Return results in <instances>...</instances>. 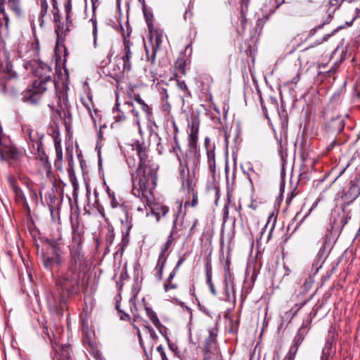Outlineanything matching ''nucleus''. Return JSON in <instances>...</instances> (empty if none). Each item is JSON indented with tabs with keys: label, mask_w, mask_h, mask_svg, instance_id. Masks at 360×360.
Segmentation results:
<instances>
[{
	"label": "nucleus",
	"mask_w": 360,
	"mask_h": 360,
	"mask_svg": "<svg viewBox=\"0 0 360 360\" xmlns=\"http://www.w3.org/2000/svg\"><path fill=\"white\" fill-rule=\"evenodd\" d=\"M206 277H207V283L210 286V290L213 294H214L215 293L214 287V284L212 281V269H211V266L208 264H207V268H206Z\"/></svg>",
	"instance_id": "31"
},
{
	"label": "nucleus",
	"mask_w": 360,
	"mask_h": 360,
	"mask_svg": "<svg viewBox=\"0 0 360 360\" xmlns=\"http://www.w3.org/2000/svg\"><path fill=\"white\" fill-rule=\"evenodd\" d=\"M274 226H275V223L274 222L269 231L267 238H266V242H268L271 239Z\"/></svg>",
	"instance_id": "48"
},
{
	"label": "nucleus",
	"mask_w": 360,
	"mask_h": 360,
	"mask_svg": "<svg viewBox=\"0 0 360 360\" xmlns=\"http://www.w3.org/2000/svg\"><path fill=\"white\" fill-rule=\"evenodd\" d=\"M143 13H144V15H145V18H146V21L147 22V19H150L151 21L153 22V15L151 13H147L145 11V3L143 4Z\"/></svg>",
	"instance_id": "49"
},
{
	"label": "nucleus",
	"mask_w": 360,
	"mask_h": 360,
	"mask_svg": "<svg viewBox=\"0 0 360 360\" xmlns=\"http://www.w3.org/2000/svg\"><path fill=\"white\" fill-rule=\"evenodd\" d=\"M124 156L129 167L137 166L132 175V194L145 195L150 198V189L155 188L157 181L156 170L148 165V154L146 146L143 143L135 141L127 144L124 148Z\"/></svg>",
	"instance_id": "1"
},
{
	"label": "nucleus",
	"mask_w": 360,
	"mask_h": 360,
	"mask_svg": "<svg viewBox=\"0 0 360 360\" xmlns=\"http://www.w3.org/2000/svg\"><path fill=\"white\" fill-rule=\"evenodd\" d=\"M189 194H191L192 196V200H191V203L188 201H186L185 202V207L190 205L192 207H195L197 206V205L198 203V193L193 189H192Z\"/></svg>",
	"instance_id": "35"
},
{
	"label": "nucleus",
	"mask_w": 360,
	"mask_h": 360,
	"mask_svg": "<svg viewBox=\"0 0 360 360\" xmlns=\"http://www.w3.org/2000/svg\"><path fill=\"white\" fill-rule=\"evenodd\" d=\"M32 153L35 155V158L40 160L41 164L46 167L48 165V156L46 155L44 148L43 144L41 143V146H39L38 148H30Z\"/></svg>",
	"instance_id": "18"
},
{
	"label": "nucleus",
	"mask_w": 360,
	"mask_h": 360,
	"mask_svg": "<svg viewBox=\"0 0 360 360\" xmlns=\"http://www.w3.org/2000/svg\"><path fill=\"white\" fill-rule=\"evenodd\" d=\"M267 226L268 224H266L264 227L262 228V229L260 231V236L259 238L257 239V243H259V241L262 240V238L264 233V232L266 231V229H267Z\"/></svg>",
	"instance_id": "51"
},
{
	"label": "nucleus",
	"mask_w": 360,
	"mask_h": 360,
	"mask_svg": "<svg viewBox=\"0 0 360 360\" xmlns=\"http://www.w3.org/2000/svg\"><path fill=\"white\" fill-rule=\"evenodd\" d=\"M279 145H280V148H279L278 153H279V155L281 158V160L283 162V164L284 165L286 162V159L288 157L287 148H286L285 145H283L281 143V141H279Z\"/></svg>",
	"instance_id": "34"
},
{
	"label": "nucleus",
	"mask_w": 360,
	"mask_h": 360,
	"mask_svg": "<svg viewBox=\"0 0 360 360\" xmlns=\"http://www.w3.org/2000/svg\"><path fill=\"white\" fill-rule=\"evenodd\" d=\"M345 0H330V4L337 8Z\"/></svg>",
	"instance_id": "46"
},
{
	"label": "nucleus",
	"mask_w": 360,
	"mask_h": 360,
	"mask_svg": "<svg viewBox=\"0 0 360 360\" xmlns=\"http://www.w3.org/2000/svg\"><path fill=\"white\" fill-rule=\"evenodd\" d=\"M70 10H71L70 6L69 5H66L65 6L66 19L70 22H71V21L70 20Z\"/></svg>",
	"instance_id": "47"
},
{
	"label": "nucleus",
	"mask_w": 360,
	"mask_h": 360,
	"mask_svg": "<svg viewBox=\"0 0 360 360\" xmlns=\"http://www.w3.org/2000/svg\"><path fill=\"white\" fill-rule=\"evenodd\" d=\"M54 360H72L70 347L63 345L58 348L54 355Z\"/></svg>",
	"instance_id": "17"
},
{
	"label": "nucleus",
	"mask_w": 360,
	"mask_h": 360,
	"mask_svg": "<svg viewBox=\"0 0 360 360\" xmlns=\"http://www.w3.org/2000/svg\"><path fill=\"white\" fill-rule=\"evenodd\" d=\"M136 330H137V335H138V338H139V342L143 346V339H142V337H141V332H140V330H139V329L138 328H136Z\"/></svg>",
	"instance_id": "54"
},
{
	"label": "nucleus",
	"mask_w": 360,
	"mask_h": 360,
	"mask_svg": "<svg viewBox=\"0 0 360 360\" xmlns=\"http://www.w3.org/2000/svg\"><path fill=\"white\" fill-rule=\"evenodd\" d=\"M134 101L139 104L142 110L146 113V117L148 118H150V117L153 114L151 107L144 102V101L141 98L139 94L134 96Z\"/></svg>",
	"instance_id": "25"
},
{
	"label": "nucleus",
	"mask_w": 360,
	"mask_h": 360,
	"mask_svg": "<svg viewBox=\"0 0 360 360\" xmlns=\"http://www.w3.org/2000/svg\"><path fill=\"white\" fill-rule=\"evenodd\" d=\"M72 226V244L70 245L69 248L70 247H77L78 248H81V244L83 241V234L84 231L82 228L80 226L79 221L76 219L75 221H71Z\"/></svg>",
	"instance_id": "11"
},
{
	"label": "nucleus",
	"mask_w": 360,
	"mask_h": 360,
	"mask_svg": "<svg viewBox=\"0 0 360 360\" xmlns=\"http://www.w3.org/2000/svg\"><path fill=\"white\" fill-rule=\"evenodd\" d=\"M314 284L313 278L309 276L304 281V284L302 285V292L305 294L309 292V290L311 288Z\"/></svg>",
	"instance_id": "32"
},
{
	"label": "nucleus",
	"mask_w": 360,
	"mask_h": 360,
	"mask_svg": "<svg viewBox=\"0 0 360 360\" xmlns=\"http://www.w3.org/2000/svg\"><path fill=\"white\" fill-rule=\"evenodd\" d=\"M217 337V329L210 328L208 329V337L205 338L202 347L203 360H221Z\"/></svg>",
	"instance_id": "6"
},
{
	"label": "nucleus",
	"mask_w": 360,
	"mask_h": 360,
	"mask_svg": "<svg viewBox=\"0 0 360 360\" xmlns=\"http://www.w3.org/2000/svg\"><path fill=\"white\" fill-rule=\"evenodd\" d=\"M176 274H174V272H171L165 281L163 289L165 292H169L170 291L177 289L178 284L174 282V278Z\"/></svg>",
	"instance_id": "22"
},
{
	"label": "nucleus",
	"mask_w": 360,
	"mask_h": 360,
	"mask_svg": "<svg viewBox=\"0 0 360 360\" xmlns=\"http://www.w3.org/2000/svg\"><path fill=\"white\" fill-rule=\"evenodd\" d=\"M184 65H185L184 63H179V68L181 70V72H182L183 74H185V68H184Z\"/></svg>",
	"instance_id": "57"
},
{
	"label": "nucleus",
	"mask_w": 360,
	"mask_h": 360,
	"mask_svg": "<svg viewBox=\"0 0 360 360\" xmlns=\"http://www.w3.org/2000/svg\"><path fill=\"white\" fill-rule=\"evenodd\" d=\"M228 280L230 281H231V275L230 271H227V272L225 273V281L227 282Z\"/></svg>",
	"instance_id": "53"
},
{
	"label": "nucleus",
	"mask_w": 360,
	"mask_h": 360,
	"mask_svg": "<svg viewBox=\"0 0 360 360\" xmlns=\"http://www.w3.org/2000/svg\"><path fill=\"white\" fill-rule=\"evenodd\" d=\"M82 105L88 110L89 112H91V108H94V103L91 97L86 96V97L81 98Z\"/></svg>",
	"instance_id": "33"
},
{
	"label": "nucleus",
	"mask_w": 360,
	"mask_h": 360,
	"mask_svg": "<svg viewBox=\"0 0 360 360\" xmlns=\"http://www.w3.org/2000/svg\"><path fill=\"white\" fill-rule=\"evenodd\" d=\"M144 329L146 330V331L147 333H148L150 334V337L153 340H155V339H156L158 338L155 330H153V328L151 326H144Z\"/></svg>",
	"instance_id": "41"
},
{
	"label": "nucleus",
	"mask_w": 360,
	"mask_h": 360,
	"mask_svg": "<svg viewBox=\"0 0 360 360\" xmlns=\"http://www.w3.org/2000/svg\"><path fill=\"white\" fill-rule=\"evenodd\" d=\"M62 162H63V160H60L59 162V160H55V162H54V165L55 167L58 169H62Z\"/></svg>",
	"instance_id": "52"
},
{
	"label": "nucleus",
	"mask_w": 360,
	"mask_h": 360,
	"mask_svg": "<svg viewBox=\"0 0 360 360\" xmlns=\"http://www.w3.org/2000/svg\"><path fill=\"white\" fill-rule=\"evenodd\" d=\"M200 127V122L197 118H192L188 124V153L190 158L186 155V160H181L176 152L177 150L181 151V148L177 141L176 137L174 136L175 146L173 150L176 153V156L179 160L180 166L182 167L181 174L184 175V169L188 167V162H191L194 167H197L200 163V153L198 147V132Z\"/></svg>",
	"instance_id": "2"
},
{
	"label": "nucleus",
	"mask_w": 360,
	"mask_h": 360,
	"mask_svg": "<svg viewBox=\"0 0 360 360\" xmlns=\"http://www.w3.org/2000/svg\"><path fill=\"white\" fill-rule=\"evenodd\" d=\"M91 21L92 22L93 26H94L93 33H94V35H96V32H97L96 20L94 19V18H91Z\"/></svg>",
	"instance_id": "50"
},
{
	"label": "nucleus",
	"mask_w": 360,
	"mask_h": 360,
	"mask_svg": "<svg viewBox=\"0 0 360 360\" xmlns=\"http://www.w3.org/2000/svg\"><path fill=\"white\" fill-rule=\"evenodd\" d=\"M7 180L9 184V186L12 188V189L15 193V200L18 202H20L22 203L26 202V198H25L22 191L18 186L17 180L15 179V178L13 176H8L7 178Z\"/></svg>",
	"instance_id": "14"
},
{
	"label": "nucleus",
	"mask_w": 360,
	"mask_h": 360,
	"mask_svg": "<svg viewBox=\"0 0 360 360\" xmlns=\"http://www.w3.org/2000/svg\"><path fill=\"white\" fill-rule=\"evenodd\" d=\"M147 25L149 31V44L150 49L145 45L146 58L151 63H154L158 50L160 49L162 44L167 39L162 30L153 25L150 19H147Z\"/></svg>",
	"instance_id": "5"
},
{
	"label": "nucleus",
	"mask_w": 360,
	"mask_h": 360,
	"mask_svg": "<svg viewBox=\"0 0 360 360\" xmlns=\"http://www.w3.org/2000/svg\"><path fill=\"white\" fill-rule=\"evenodd\" d=\"M147 207H148L147 204H146V205H145V204H144V205H143V207H140V206H139V207H137V210H138L139 212H143V211H145V210H146V211H147Z\"/></svg>",
	"instance_id": "55"
},
{
	"label": "nucleus",
	"mask_w": 360,
	"mask_h": 360,
	"mask_svg": "<svg viewBox=\"0 0 360 360\" xmlns=\"http://www.w3.org/2000/svg\"><path fill=\"white\" fill-rule=\"evenodd\" d=\"M8 5L9 8L18 15L21 13L20 0H8Z\"/></svg>",
	"instance_id": "29"
},
{
	"label": "nucleus",
	"mask_w": 360,
	"mask_h": 360,
	"mask_svg": "<svg viewBox=\"0 0 360 360\" xmlns=\"http://www.w3.org/2000/svg\"><path fill=\"white\" fill-rule=\"evenodd\" d=\"M82 274L68 269L67 271L58 275L56 281L57 291L63 301L79 292Z\"/></svg>",
	"instance_id": "4"
},
{
	"label": "nucleus",
	"mask_w": 360,
	"mask_h": 360,
	"mask_svg": "<svg viewBox=\"0 0 360 360\" xmlns=\"http://www.w3.org/2000/svg\"><path fill=\"white\" fill-rule=\"evenodd\" d=\"M55 148H56V159L59 160V162L60 160H63V152L62 148L60 143L56 142L55 143Z\"/></svg>",
	"instance_id": "39"
},
{
	"label": "nucleus",
	"mask_w": 360,
	"mask_h": 360,
	"mask_svg": "<svg viewBox=\"0 0 360 360\" xmlns=\"http://www.w3.org/2000/svg\"><path fill=\"white\" fill-rule=\"evenodd\" d=\"M184 259H183V258H180V259L178 260V262H177V263H176V264L175 267L174 268V269H173V271H172V272H174V274H176H176H177V272H178V271H179V268H180V266H181V265L184 263Z\"/></svg>",
	"instance_id": "45"
},
{
	"label": "nucleus",
	"mask_w": 360,
	"mask_h": 360,
	"mask_svg": "<svg viewBox=\"0 0 360 360\" xmlns=\"http://www.w3.org/2000/svg\"><path fill=\"white\" fill-rule=\"evenodd\" d=\"M70 181L73 187V197L77 198V191L79 189V184L77 182V178L74 174H70Z\"/></svg>",
	"instance_id": "36"
},
{
	"label": "nucleus",
	"mask_w": 360,
	"mask_h": 360,
	"mask_svg": "<svg viewBox=\"0 0 360 360\" xmlns=\"http://www.w3.org/2000/svg\"><path fill=\"white\" fill-rule=\"evenodd\" d=\"M124 110H125L124 108L122 110L120 109L119 104L116 103V110H114V113L116 114L115 118L117 122H122L126 120Z\"/></svg>",
	"instance_id": "30"
},
{
	"label": "nucleus",
	"mask_w": 360,
	"mask_h": 360,
	"mask_svg": "<svg viewBox=\"0 0 360 360\" xmlns=\"http://www.w3.org/2000/svg\"><path fill=\"white\" fill-rule=\"evenodd\" d=\"M122 108L127 110L134 116V121L139 126L140 118L139 112L134 108V105L131 102H125L122 106Z\"/></svg>",
	"instance_id": "26"
},
{
	"label": "nucleus",
	"mask_w": 360,
	"mask_h": 360,
	"mask_svg": "<svg viewBox=\"0 0 360 360\" xmlns=\"http://www.w3.org/2000/svg\"><path fill=\"white\" fill-rule=\"evenodd\" d=\"M111 205L112 207H116L118 206V202L113 198L111 201Z\"/></svg>",
	"instance_id": "59"
},
{
	"label": "nucleus",
	"mask_w": 360,
	"mask_h": 360,
	"mask_svg": "<svg viewBox=\"0 0 360 360\" xmlns=\"http://www.w3.org/2000/svg\"><path fill=\"white\" fill-rule=\"evenodd\" d=\"M164 101L165 102V104L163 105L164 110H169L170 109V105L167 103V100Z\"/></svg>",
	"instance_id": "58"
},
{
	"label": "nucleus",
	"mask_w": 360,
	"mask_h": 360,
	"mask_svg": "<svg viewBox=\"0 0 360 360\" xmlns=\"http://www.w3.org/2000/svg\"><path fill=\"white\" fill-rule=\"evenodd\" d=\"M359 158H360L359 153L358 152H356L345 168V169H346L347 168H349L353 165L354 166L356 165V170L357 174H356V176L354 178V179L351 181V184L352 182H356L357 180H359V183L360 184V165H358V163L360 162Z\"/></svg>",
	"instance_id": "19"
},
{
	"label": "nucleus",
	"mask_w": 360,
	"mask_h": 360,
	"mask_svg": "<svg viewBox=\"0 0 360 360\" xmlns=\"http://www.w3.org/2000/svg\"><path fill=\"white\" fill-rule=\"evenodd\" d=\"M229 266H230V262H226V266H225V271H226V273L227 272V271H230Z\"/></svg>",
	"instance_id": "64"
},
{
	"label": "nucleus",
	"mask_w": 360,
	"mask_h": 360,
	"mask_svg": "<svg viewBox=\"0 0 360 360\" xmlns=\"http://www.w3.org/2000/svg\"><path fill=\"white\" fill-rule=\"evenodd\" d=\"M167 259L158 257L156 266L154 269L155 276L158 281H161L163 276V271L165 269Z\"/></svg>",
	"instance_id": "23"
},
{
	"label": "nucleus",
	"mask_w": 360,
	"mask_h": 360,
	"mask_svg": "<svg viewBox=\"0 0 360 360\" xmlns=\"http://www.w3.org/2000/svg\"><path fill=\"white\" fill-rule=\"evenodd\" d=\"M177 85H178V87L181 89V90H184V92H185V94L186 96H191V92L190 91L188 90L186 83L184 81H179V80H177Z\"/></svg>",
	"instance_id": "38"
},
{
	"label": "nucleus",
	"mask_w": 360,
	"mask_h": 360,
	"mask_svg": "<svg viewBox=\"0 0 360 360\" xmlns=\"http://www.w3.org/2000/svg\"><path fill=\"white\" fill-rule=\"evenodd\" d=\"M162 91L164 93V96H162V101H167V98H168V94H167V89H163Z\"/></svg>",
	"instance_id": "56"
},
{
	"label": "nucleus",
	"mask_w": 360,
	"mask_h": 360,
	"mask_svg": "<svg viewBox=\"0 0 360 360\" xmlns=\"http://www.w3.org/2000/svg\"><path fill=\"white\" fill-rule=\"evenodd\" d=\"M210 139L208 137H206L205 139V147L207 148V149H209L207 147H208V144L210 143Z\"/></svg>",
	"instance_id": "62"
},
{
	"label": "nucleus",
	"mask_w": 360,
	"mask_h": 360,
	"mask_svg": "<svg viewBox=\"0 0 360 360\" xmlns=\"http://www.w3.org/2000/svg\"><path fill=\"white\" fill-rule=\"evenodd\" d=\"M197 223H198V220L195 219V221H193V224L191 228V230H190L191 232L193 231V230L194 227L196 226Z\"/></svg>",
	"instance_id": "63"
},
{
	"label": "nucleus",
	"mask_w": 360,
	"mask_h": 360,
	"mask_svg": "<svg viewBox=\"0 0 360 360\" xmlns=\"http://www.w3.org/2000/svg\"><path fill=\"white\" fill-rule=\"evenodd\" d=\"M44 263L46 267L53 269L54 267H58L62 265L63 260L60 255H56L55 256L45 258Z\"/></svg>",
	"instance_id": "20"
},
{
	"label": "nucleus",
	"mask_w": 360,
	"mask_h": 360,
	"mask_svg": "<svg viewBox=\"0 0 360 360\" xmlns=\"http://www.w3.org/2000/svg\"><path fill=\"white\" fill-rule=\"evenodd\" d=\"M207 158L209 169L211 172L214 173L216 169L215 154L213 149H207Z\"/></svg>",
	"instance_id": "27"
},
{
	"label": "nucleus",
	"mask_w": 360,
	"mask_h": 360,
	"mask_svg": "<svg viewBox=\"0 0 360 360\" xmlns=\"http://www.w3.org/2000/svg\"><path fill=\"white\" fill-rule=\"evenodd\" d=\"M283 360H293L292 359V356L291 354H288L285 358L283 359Z\"/></svg>",
	"instance_id": "61"
},
{
	"label": "nucleus",
	"mask_w": 360,
	"mask_h": 360,
	"mask_svg": "<svg viewBox=\"0 0 360 360\" xmlns=\"http://www.w3.org/2000/svg\"><path fill=\"white\" fill-rule=\"evenodd\" d=\"M41 10L39 13V25L42 27L44 26V18L47 13L48 4L46 0H40Z\"/></svg>",
	"instance_id": "28"
},
{
	"label": "nucleus",
	"mask_w": 360,
	"mask_h": 360,
	"mask_svg": "<svg viewBox=\"0 0 360 360\" xmlns=\"http://www.w3.org/2000/svg\"><path fill=\"white\" fill-rule=\"evenodd\" d=\"M146 311L148 317L153 322L154 326L160 330V332L162 333V328L163 326L160 323L156 313L153 309L148 307H146Z\"/></svg>",
	"instance_id": "24"
},
{
	"label": "nucleus",
	"mask_w": 360,
	"mask_h": 360,
	"mask_svg": "<svg viewBox=\"0 0 360 360\" xmlns=\"http://www.w3.org/2000/svg\"><path fill=\"white\" fill-rule=\"evenodd\" d=\"M0 13L4 15V18L6 21V24L7 25L8 22V17L5 13L4 0H0Z\"/></svg>",
	"instance_id": "40"
},
{
	"label": "nucleus",
	"mask_w": 360,
	"mask_h": 360,
	"mask_svg": "<svg viewBox=\"0 0 360 360\" xmlns=\"http://www.w3.org/2000/svg\"><path fill=\"white\" fill-rule=\"evenodd\" d=\"M156 350L160 354L162 360H168L164 347L162 345H159Z\"/></svg>",
	"instance_id": "42"
},
{
	"label": "nucleus",
	"mask_w": 360,
	"mask_h": 360,
	"mask_svg": "<svg viewBox=\"0 0 360 360\" xmlns=\"http://www.w3.org/2000/svg\"><path fill=\"white\" fill-rule=\"evenodd\" d=\"M36 77L32 85L23 93L22 100L31 104H37L51 82L52 69L46 64H39L34 70Z\"/></svg>",
	"instance_id": "3"
},
{
	"label": "nucleus",
	"mask_w": 360,
	"mask_h": 360,
	"mask_svg": "<svg viewBox=\"0 0 360 360\" xmlns=\"http://www.w3.org/2000/svg\"><path fill=\"white\" fill-rule=\"evenodd\" d=\"M336 30H334L331 34H326L325 36H323L321 39L317 40L316 42H315V45H319L321 44H322L323 41H326L328 40V39L335 32Z\"/></svg>",
	"instance_id": "44"
},
{
	"label": "nucleus",
	"mask_w": 360,
	"mask_h": 360,
	"mask_svg": "<svg viewBox=\"0 0 360 360\" xmlns=\"http://www.w3.org/2000/svg\"><path fill=\"white\" fill-rule=\"evenodd\" d=\"M70 258L68 269L79 271L80 274L84 271L87 267V261L84 257L81 248L70 247Z\"/></svg>",
	"instance_id": "8"
},
{
	"label": "nucleus",
	"mask_w": 360,
	"mask_h": 360,
	"mask_svg": "<svg viewBox=\"0 0 360 360\" xmlns=\"http://www.w3.org/2000/svg\"><path fill=\"white\" fill-rule=\"evenodd\" d=\"M115 63H116L113 65V67L110 70L109 75L118 82L124 78V74L127 73V72L124 70L122 66H120L122 65L121 63H118V62Z\"/></svg>",
	"instance_id": "16"
},
{
	"label": "nucleus",
	"mask_w": 360,
	"mask_h": 360,
	"mask_svg": "<svg viewBox=\"0 0 360 360\" xmlns=\"http://www.w3.org/2000/svg\"><path fill=\"white\" fill-rule=\"evenodd\" d=\"M173 233H171L167 238V241L161 246L158 257L167 259L169 256V249L173 243Z\"/></svg>",
	"instance_id": "21"
},
{
	"label": "nucleus",
	"mask_w": 360,
	"mask_h": 360,
	"mask_svg": "<svg viewBox=\"0 0 360 360\" xmlns=\"http://www.w3.org/2000/svg\"><path fill=\"white\" fill-rule=\"evenodd\" d=\"M120 30L123 38L124 48L120 53V56H116L115 62L121 63L124 70H125L127 73H129L132 68L131 61L132 52L131 51V46L133 44L129 40L131 30L127 27V33H125L124 29L122 27H120Z\"/></svg>",
	"instance_id": "7"
},
{
	"label": "nucleus",
	"mask_w": 360,
	"mask_h": 360,
	"mask_svg": "<svg viewBox=\"0 0 360 360\" xmlns=\"http://www.w3.org/2000/svg\"><path fill=\"white\" fill-rule=\"evenodd\" d=\"M224 210V219H226V218L228 217V214H229V212H228V207H227V206H225Z\"/></svg>",
	"instance_id": "60"
},
{
	"label": "nucleus",
	"mask_w": 360,
	"mask_h": 360,
	"mask_svg": "<svg viewBox=\"0 0 360 360\" xmlns=\"http://www.w3.org/2000/svg\"><path fill=\"white\" fill-rule=\"evenodd\" d=\"M120 208L122 212L124 214V219H121V223L123 227L125 229V236L124 237H127L129 234L130 230L132 227L131 221L132 218L129 214L128 208L124 205H121Z\"/></svg>",
	"instance_id": "15"
},
{
	"label": "nucleus",
	"mask_w": 360,
	"mask_h": 360,
	"mask_svg": "<svg viewBox=\"0 0 360 360\" xmlns=\"http://www.w3.org/2000/svg\"><path fill=\"white\" fill-rule=\"evenodd\" d=\"M154 188H155L150 189V193L151 195L150 198H149V197L147 198L145 196V195H135V196L141 198L143 202L147 203V205L150 209L151 214L155 216L156 218V221H158L161 217H165L168 213L169 207L165 205L161 204V203L153 202L154 195H153V191L154 190Z\"/></svg>",
	"instance_id": "9"
},
{
	"label": "nucleus",
	"mask_w": 360,
	"mask_h": 360,
	"mask_svg": "<svg viewBox=\"0 0 360 360\" xmlns=\"http://www.w3.org/2000/svg\"><path fill=\"white\" fill-rule=\"evenodd\" d=\"M0 156L2 160L11 163L21 162L26 158L25 152L18 150L13 146H0Z\"/></svg>",
	"instance_id": "10"
},
{
	"label": "nucleus",
	"mask_w": 360,
	"mask_h": 360,
	"mask_svg": "<svg viewBox=\"0 0 360 360\" xmlns=\"http://www.w3.org/2000/svg\"><path fill=\"white\" fill-rule=\"evenodd\" d=\"M116 308L119 311V312L121 314H120V319H122V320H125V321H128L130 319V316L128 314H126V313H124L122 312L120 308H119V305L117 304L116 305Z\"/></svg>",
	"instance_id": "43"
},
{
	"label": "nucleus",
	"mask_w": 360,
	"mask_h": 360,
	"mask_svg": "<svg viewBox=\"0 0 360 360\" xmlns=\"http://www.w3.org/2000/svg\"><path fill=\"white\" fill-rule=\"evenodd\" d=\"M328 254L326 252V248L325 245H323L319 250L318 254H317V258L319 259V262H321V264H323L327 257Z\"/></svg>",
	"instance_id": "37"
},
{
	"label": "nucleus",
	"mask_w": 360,
	"mask_h": 360,
	"mask_svg": "<svg viewBox=\"0 0 360 360\" xmlns=\"http://www.w3.org/2000/svg\"><path fill=\"white\" fill-rule=\"evenodd\" d=\"M22 131L24 134L29 137L30 148H39V146H41V143H42L41 139L43 138V135H40L29 125L23 126Z\"/></svg>",
	"instance_id": "12"
},
{
	"label": "nucleus",
	"mask_w": 360,
	"mask_h": 360,
	"mask_svg": "<svg viewBox=\"0 0 360 360\" xmlns=\"http://www.w3.org/2000/svg\"><path fill=\"white\" fill-rule=\"evenodd\" d=\"M360 195V184L359 180L356 182L351 184L349 189L345 193L342 198L344 201L351 202L354 201Z\"/></svg>",
	"instance_id": "13"
}]
</instances>
